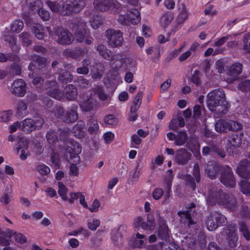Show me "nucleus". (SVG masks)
I'll return each instance as SVG.
<instances>
[{"mask_svg":"<svg viewBox=\"0 0 250 250\" xmlns=\"http://www.w3.org/2000/svg\"><path fill=\"white\" fill-rule=\"evenodd\" d=\"M207 202L210 206L218 204L231 210L235 208L237 203L233 195L227 194L222 189L215 187H212L208 190Z\"/></svg>","mask_w":250,"mask_h":250,"instance_id":"1","label":"nucleus"},{"mask_svg":"<svg viewBox=\"0 0 250 250\" xmlns=\"http://www.w3.org/2000/svg\"><path fill=\"white\" fill-rule=\"evenodd\" d=\"M225 94L222 89H214L208 95L207 104L210 111H215L218 107L217 111L225 114L227 112Z\"/></svg>","mask_w":250,"mask_h":250,"instance_id":"2","label":"nucleus"},{"mask_svg":"<svg viewBox=\"0 0 250 250\" xmlns=\"http://www.w3.org/2000/svg\"><path fill=\"white\" fill-rule=\"evenodd\" d=\"M82 147L79 143L74 141H68L66 149L65 155L71 160L74 159L72 164L70 167L69 174L77 176L79 174L78 169L76 165L80 161L78 154L81 152Z\"/></svg>","mask_w":250,"mask_h":250,"instance_id":"3","label":"nucleus"},{"mask_svg":"<svg viewBox=\"0 0 250 250\" xmlns=\"http://www.w3.org/2000/svg\"><path fill=\"white\" fill-rule=\"evenodd\" d=\"M121 10H118L117 13L120 14L118 19V22L123 25L136 24L140 22L141 20L140 14L139 10L136 8H132L129 11V13L124 14L123 13L126 11V8L122 6Z\"/></svg>","mask_w":250,"mask_h":250,"instance_id":"4","label":"nucleus"},{"mask_svg":"<svg viewBox=\"0 0 250 250\" xmlns=\"http://www.w3.org/2000/svg\"><path fill=\"white\" fill-rule=\"evenodd\" d=\"M75 28L74 34L76 41L78 42H84L87 44H90L93 39L90 36L85 22L80 19L76 23Z\"/></svg>","mask_w":250,"mask_h":250,"instance_id":"5","label":"nucleus"},{"mask_svg":"<svg viewBox=\"0 0 250 250\" xmlns=\"http://www.w3.org/2000/svg\"><path fill=\"white\" fill-rule=\"evenodd\" d=\"M227 222L225 215L218 211H212L208 216L205 220V224L208 229L213 231L219 226H224Z\"/></svg>","mask_w":250,"mask_h":250,"instance_id":"6","label":"nucleus"},{"mask_svg":"<svg viewBox=\"0 0 250 250\" xmlns=\"http://www.w3.org/2000/svg\"><path fill=\"white\" fill-rule=\"evenodd\" d=\"M22 17L26 21V25L31 28L38 39L42 40L47 36V32L49 30L48 27H44L39 23L33 22L29 13H24Z\"/></svg>","mask_w":250,"mask_h":250,"instance_id":"7","label":"nucleus"},{"mask_svg":"<svg viewBox=\"0 0 250 250\" xmlns=\"http://www.w3.org/2000/svg\"><path fill=\"white\" fill-rule=\"evenodd\" d=\"M242 128L241 124L232 120L220 119L215 125V130L219 133H225L229 131H237Z\"/></svg>","mask_w":250,"mask_h":250,"instance_id":"8","label":"nucleus"},{"mask_svg":"<svg viewBox=\"0 0 250 250\" xmlns=\"http://www.w3.org/2000/svg\"><path fill=\"white\" fill-rule=\"evenodd\" d=\"M94 8L101 12H105L111 9L112 12L117 13L118 10L123 8L121 4L114 0H94L93 2Z\"/></svg>","mask_w":250,"mask_h":250,"instance_id":"9","label":"nucleus"},{"mask_svg":"<svg viewBox=\"0 0 250 250\" xmlns=\"http://www.w3.org/2000/svg\"><path fill=\"white\" fill-rule=\"evenodd\" d=\"M109 61L110 67L114 71L119 69L123 71L131 70L132 66L131 59H124L121 54L113 55L112 59Z\"/></svg>","mask_w":250,"mask_h":250,"instance_id":"10","label":"nucleus"},{"mask_svg":"<svg viewBox=\"0 0 250 250\" xmlns=\"http://www.w3.org/2000/svg\"><path fill=\"white\" fill-rule=\"evenodd\" d=\"M219 180L226 187L233 188L236 183V180L232 168L228 165H224L220 173Z\"/></svg>","mask_w":250,"mask_h":250,"instance_id":"11","label":"nucleus"},{"mask_svg":"<svg viewBox=\"0 0 250 250\" xmlns=\"http://www.w3.org/2000/svg\"><path fill=\"white\" fill-rule=\"evenodd\" d=\"M44 123V119L41 116L34 117V119L26 118L22 122L21 129L30 132L41 129Z\"/></svg>","mask_w":250,"mask_h":250,"instance_id":"12","label":"nucleus"},{"mask_svg":"<svg viewBox=\"0 0 250 250\" xmlns=\"http://www.w3.org/2000/svg\"><path fill=\"white\" fill-rule=\"evenodd\" d=\"M195 207L196 206L194 203H190L187 207L188 210L179 211L178 213L181 218V222L185 225H187L189 228L195 223V222L192 219V216L195 211V210L193 209H194Z\"/></svg>","mask_w":250,"mask_h":250,"instance_id":"13","label":"nucleus"},{"mask_svg":"<svg viewBox=\"0 0 250 250\" xmlns=\"http://www.w3.org/2000/svg\"><path fill=\"white\" fill-rule=\"evenodd\" d=\"M106 36L110 46L115 47L121 45L123 38L122 33L120 30H107L106 31Z\"/></svg>","mask_w":250,"mask_h":250,"instance_id":"14","label":"nucleus"},{"mask_svg":"<svg viewBox=\"0 0 250 250\" xmlns=\"http://www.w3.org/2000/svg\"><path fill=\"white\" fill-rule=\"evenodd\" d=\"M85 6L83 0H80L78 3L70 0L66 1L62 7V14L68 15L72 12L78 13L80 12Z\"/></svg>","mask_w":250,"mask_h":250,"instance_id":"15","label":"nucleus"},{"mask_svg":"<svg viewBox=\"0 0 250 250\" xmlns=\"http://www.w3.org/2000/svg\"><path fill=\"white\" fill-rule=\"evenodd\" d=\"M55 34L58 37L57 42L61 44H70L74 39L71 32L62 28H58L55 31Z\"/></svg>","mask_w":250,"mask_h":250,"instance_id":"16","label":"nucleus"},{"mask_svg":"<svg viewBox=\"0 0 250 250\" xmlns=\"http://www.w3.org/2000/svg\"><path fill=\"white\" fill-rule=\"evenodd\" d=\"M224 166L214 161L209 162L205 167V171L210 179H214L220 173Z\"/></svg>","mask_w":250,"mask_h":250,"instance_id":"17","label":"nucleus"},{"mask_svg":"<svg viewBox=\"0 0 250 250\" xmlns=\"http://www.w3.org/2000/svg\"><path fill=\"white\" fill-rule=\"evenodd\" d=\"M26 84L22 79L16 80L13 83L10 91L15 96L20 97H23L26 94Z\"/></svg>","mask_w":250,"mask_h":250,"instance_id":"18","label":"nucleus"},{"mask_svg":"<svg viewBox=\"0 0 250 250\" xmlns=\"http://www.w3.org/2000/svg\"><path fill=\"white\" fill-rule=\"evenodd\" d=\"M127 229L126 225H122L118 228H114L111 230V239L115 246H120L123 243V233Z\"/></svg>","mask_w":250,"mask_h":250,"instance_id":"19","label":"nucleus"},{"mask_svg":"<svg viewBox=\"0 0 250 250\" xmlns=\"http://www.w3.org/2000/svg\"><path fill=\"white\" fill-rule=\"evenodd\" d=\"M46 85L47 93L48 95L58 100H61L64 97L63 92L58 89L56 81H48L46 82Z\"/></svg>","mask_w":250,"mask_h":250,"instance_id":"20","label":"nucleus"},{"mask_svg":"<svg viewBox=\"0 0 250 250\" xmlns=\"http://www.w3.org/2000/svg\"><path fill=\"white\" fill-rule=\"evenodd\" d=\"M225 229V232L228 235V241L230 247H235L237 246L238 237L237 236V227L233 223L229 224Z\"/></svg>","mask_w":250,"mask_h":250,"instance_id":"21","label":"nucleus"},{"mask_svg":"<svg viewBox=\"0 0 250 250\" xmlns=\"http://www.w3.org/2000/svg\"><path fill=\"white\" fill-rule=\"evenodd\" d=\"M250 162L247 159L240 161L236 169V173L241 177L245 179L250 178Z\"/></svg>","mask_w":250,"mask_h":250,"instance_id":"22","label":"nucleus"},{"mask_svg":"<svg viewBox=\"0 0 250 250\" xmlns=\"http://www.w3.org/2000/svg\"><path fill=\"white\" fill-rule=\"evenodd\" d=\"M159 227L158 229V236L162 240H165L166 242L169 238V230L166 224V221L160 218L158 221Z\"/></svg>","mask_w":250,"mask_h":250,"instance_id":"23","label":"nucleus"},{"mask_svg":"<svg viewBox=\"0 0 250 250\" xmlns=\"http://www.w3.org/2000/svg\"><path fill=\"white\" fill-rule=\"evenodd\" d=\"M191 154L185 149H180L175 154V161L179 164L185 165L191 159Z\"/></svg>","mask_w":250,"mask_h":250,"instance_id":"24","label":"nucleus"},{"mask_svg":"<svg viewBox=\"0 0 250 250\" xmlns=\"http://www.w3.org/2000/svg\"><path fill=\"white\" fill-rule=\"evenodd\" d=\"M87 52V50H85L82 48H77L74 49H66L63 51V55L67 58H71L77 59L86 54Z\"/></svg>","mask_w":250,"mask_h":250,"instance_id":"25","label":"nucleus"},{"mask_svg":"<svg viewBox=\"0 0 250 250\" xmlns=\"http://www.w3.org/2000/svg\"><path fill=\"white\" fill-rule=\"evenodd\" d=\"M210 149L211 155H216L218 158L223 159L226 157V153L222 147L216 142L209 141L208 144Z\"/></svg>","mask_w":250,"mask_h":250,"instance_id":"26","label":"nucleus"},{"mask_svg":"<svg viewBox=\"0 0 250 250\" xmlns=\"http://www.w3.org/2000/svg\"><path fill=\"white\" fill-rule=\"evenodd\" d=\"M78 107L76 105H73L70 109H68L66 112L63 117V120L66 123L74 122L78 119L77 114Z\"/></svg>","mask_w":250,"mask_h":250,"instance_id":"27","label":"nucleus"},{"mask_svg":"<svg viewBox=\"0 0 250 250\" xmlns=\"http://www.w3.org/2000/svg\"><path fill=\"white\" fill-rule=\"evenodd\" d=\"M93 67L94 69L91 70L92 78L94 80L101 79L104 73V66L100 62H94Z\"/></svg>","mask_w":250,"mask_h":250,"instance_id":"28","label":"nucleus"},{"mask_svg":"<svg viewBox=\"0 0 250 250\" xmlns=\"http://www.w3.org/2000/svg\"><path fill=\"white\" fill-rule=\"evenodd\" d=\"M84 126L85 123L82 120L79 121L77 124L73 126V132L76 137L81 138L84 136L85 134Z\"/></svg>","mask_w":250,"mask_h":250,"instance_id":"29","label":"nucleus"},{"mask_svg":"<svg viewBox=\"0 0 250 250\" xmlns=\"http://www.w3.org/2000/svg\"><path fill=\"white\" fill-rule=\"evenodd\" d=\"M87 131L90 134H96L99 130V125L97 120L94 118H90L87 123Z\"/></svg>","mask_w":250,"mask_h":250,"instance_id":"30","label":"nucleus"},{"mask_svg":"<svg viewBox=\"0 0 250 250\" xmlns=\"http://www.w3.org/2000/svg\"><path fill=\"white\" fill-rule=\"evenodd\" d=\"M187 147L193 153L200 155V144L196 139L191 138L186 144Z\"/></svg>","mask_w":250,"mask_h":250,"instance_id":"31","label":"nucleus"},{"mask_svg":"<svg viewBox=\"0 0 250 250\" xmlns=\"http://www.w3.org/2000/svg\"><path fill=\"white\" fill-rule=\"evenodd\" d=\"M97 50L100 55L104 59L109 61L112 59L113 56L112 52L107 49L104 45H99L97 47Z\"/></svg>","mask_w":250,"mask_h":250,"instance_id":"32","label":"nucleus"},{"mask_svg":"<svg viewBox=\"0 0 250 250\" xmlns=\"http://www.w3.org/2000/svg\"><path fill=\"white\" fill-rule=\"evenodd\" d=\"M65 97L68 100H74L78 94L77 89L72 84L67 85L65 88Z\"/></svg>","mask_w":250,"mask_h":250,"instance_id":"33","label":"nucleus"},{"mask_svg":"<svg viewBox=\"0 0 250 250\" xmlns=\"http://www.w3.org/2000/svg\"><path fill=\"white\" fill-rule=\"evenodd\" d=\"M180 14L177 17V22L178 25L182 24L186 19L188 17V14L186 10V6L184 3H182L179 6Z\"/></svg>","mask_w":250,"mask_h":250,"instance_id":"34","label":"nucleus"},{"mask_svg":"<svg viewBox=\"0 0 250 250\" xmlns=\"http://www.w3.org/2000/svg\"><path fill=\"white\" fill-rule=\"evenodd\" d=\"M27 105L26 103L22 100L18 102L16 106V115L18 117H21L26 115V111Z\"/></svg>","mask_w":250,"mask_h":250,"instance_id":"35","label":"nucleus"},{"mask_svg":"<svg viewBox=\"0 0 250 250\" xmlns=\"http://www.w3.org/2000/svg\"><path fill=\"white\" fill-rule=\"evenodd\" d=\"M6 233L9 238L15 235V241L19 243L23 244L26 242V237L21 233H17L14 230L9 229L6 230Z\"/></svg>","mask_w":250,"mask_h":250,"instance_id":"36","label":"nucleus"},{"mask_svg":"<svg viewBox=\"0 0 250 250\" xmlns=\"http://www.w3.org/2000/svg\"><path fill=\"white\" fill-rule=\"evenodd\" d=\"M227 141L231 146L237 147L241 145L242 139L240 135L236 133H233L229 136Z\"/></svg>","mask_w":250,"mask_h":250,"instance_id":"37","label":"nucleus"},{"mask_svg":"<svg viewBox=\"0 0 250 250\" xmlns=\"http://www.w3.org/2000/svg\"><path fill=\"white\" fill-rule=\"evenodd\" d=\"M173 18V14L170 12L164 13L160 20L161 25L164 27H167L171 22Z\"/></svg>","mask_w":250,"mask_h":250,"instance_id":"38","label":"nucleus"},{"mask_svg":"<svg viewBox=\"0 0 250 250\" xmlns=\"http://www.w3.org/2000/svg\"><path fill=\"white\" fill-rule=\"evenodd\" d=\"M42 5V2L40 0H25V5L31 11L38 10Z\"/></svg>","mask_w":250,"mask_h":250,"instance_id":"39","label":"nucleus"},{"mask_svg":"<svg viewBox=\"0 0 250 250\" xmlns=\"http://www.w3.org/2000/svg\"><path fill=\"white\" fill-rule=\"evenodd\" d=\"M188 140V135L186 131H180L177 132L174 144L176 146L184 145Z\"/></svg>","mask_w":250,"mask_h":250,"instance_id":"40","label":"nucleus"},{"mask_svg":"<svg viewBox=\"0 0 250 250\" xmlns=\"http://www.w3.org/2000/svg\"><path fill=\"white\" fill-rule=\"evenodd\" d=\"M242 65L239 62H235L231 65L229 68V74L236 77L242 72Z\"/></svg>","mask_w":250,"mask_h":250,"instance_id":"41","label":"nucleus"},{"mask_svg":"<svg viewBox=\"0 0 250 250\" xmlns=\"http://www.w3.org/2000/svg\"><path fill=\"white\" fill-rule=\"evenodd\" d=\"M13 116V111L11 109L3 110L0 112V122L8 123L10 122Z\"/></svg>","mask_w":250,"mask_h":250,"instance_id":"42","label":"nucleus"},{"mask_svg":"<svg viewBox=\"0 0 250 250\" xmlns=\"http://www.w3.org/2000/svg\"><path fill=\"white\" fill-rule=\"evenodd\" d=\"M155 226V223L151 214H148L147 222L142 223V229L147 230H153Z\"/></svg>","mask_w":250,"mask_h":250,"instance_id":"43","label":"nucleus"},{"mask_svg":"<svg viewBox=\"0 0 250 250\" xmlns=\"http://www.w3.org/2000/svg\"><path fill=\"white\" fill-rule=\"evenodd\" d=\"M5 40L6 41L8 42L9 46L11 48L12 51L16 52H18L20 49V46L16 43V40L15 37L12 36H5Z\"/></svg>","mask_w":250,"mask_h":250,"instance_id":"44","label":"nucleus"},{"mask_svg":"<svg viewBox=\"0 0 250 250\" xmlns=\"http://www.w3.org/2000/svg\"><path fill=\"white\" fill-rule=\"evenodd\" d=\"M129 245L133 248H140L141 245V234L139 232H135L129 241Z\"/></svg>","mask_w":250,"mask_h":250,"instance_id":"45","label":"nucleus"},{"mask_svg":"<svg viewBox=\"0 0 250 250\" xmlns=\"http://www.w3.org/2000/svg\"><path fill=\"white\" fill-rule=\"evenodd\" d=\"M58 79L61 83H66L72 81L73 76L70 72L65 71L59 76Z\"/></svg>","mask_w":250,"mask_h":250,"instance_id":"46","label":"nucleus"},{"mask_svg":"<svg viewBox=\"0 0 250 250\" xmlns=\"http://www.w3.org/2000/svg\"><path fill=\"white\" fill-rule=\"evenodd\" d=\"M80 105L83 110L84 111H89L93 109L94 104L92 99L89 98L82 102L80 104Z\"/></svg>","mask_w":250,"mask_h":250,"instance_id":"47","label":"nucleus"},{"mask_svg":"<svg viewBox=\"0 0 250 250\" xmlns=\"http://www.w3.org/2000/svg\"><path fill=\"white\" fill-rule=\"evenodd\" d=\"M58 193L59 195L61 197L62 199L64 201H66L68 200V197L67 196V193L68 191V189L61 182L58 183Z\"/></svg>","mask_w":250,"mask_h":250,"instance_id":"48","label":"nucleus"},{"mask_svg":"<svg viewBox=\"0 0 250 250\" xmlns=\"http://www.w3.org/2000/svg\"><path fill=\"white\" fill-rule=\"evenodd\" d=\"M137 134H133L131 136V141L130 143V146L131 147L138 148L139 145L141 144V129L137 130Z\"/></svg>","mask_w":250,"mask_h":250,"instance_id":"49","label":"nucleus"},{"mask_svg":"<svg viewBox=\"0 0 250 250\" xmlns=\"http://www.w3.org/2000/svg\"><path fill=\"white\" fill-rule=\"evenodd\" d=\"M36 170L42 175H47L50 172V168L42 163H38L36 165Z\"/></svg>","mask_w":250,"mask_h":250,"instance_id":"50","label":"nucleus"},{"mask_svg":"<svg viewBox=\"0 0 250 250\" xmlns=\"http://www.w3.org/2000/svg\"><path fill=\"white\" fill-rule=\"evenodd\" d=\"M24 24L21 21L15 20L11 25V30L13 32L18 33L23 29Z\"/></svg>","mask_w":250,"mask_h":250,"instance_id":"51","label":"nucleus"},{"mask_svg":"<svg viewBox=\"0 0 250 250\" xmlns=\"http://www.w3.org/2000/svg\"><path fill=\"white\" fill-rule=\"evenodd\" d=\"M238 89L243 92L250 91V80H245L240 82L237 86Z\"/></svg>","mask_w":250,"mask_h":250,"instance_id":"52","label":"nucleus"},{"mask_svg":"<svg viewBox=\"0 0 250 250\" xmlns=\"http://www.w3.org/2000/svg\"><path fill=\"white\" fill-rule=\"evenodd\" d=\"M47 141L49 144L53 145L58 141L57 133L52 130H50L46 135Z\"/></svg>","mask_w":250,"mask_h":250,"instance_id":"53","label":"nucleus"},{"mask_svg":"<svg viewBox=\"0 0 250 250\" xmlns=\"http://www.w3.org/2000/svg\"><path fill=\"white\" fill-rule=\"evenodd\" d=\"M93 91L96 93L99 98L103 101H107L108 99V96L104 93V90L101 87L99 86H96L94 89Z\"/></svg>","mask_w":250,"mask_h":250,"instance_id":"54","label":"nucleus"},{"mask_svg":"<svg viewBox=\"0 0 250 250\" xmlns=\"http://www.w3.org/2000/svg\"><path fill=\"white\" fill-rule=\"evenodd\" d=\"M241 191L245 194H250V183L246 180H242L239 183Z\"/></svg>","mask_w":250,"mask_h":250,"instance_id":"55","label":"nucleus"},{"mask_svg":"<svg viewBox=\"0 0 250 250\" xmlns=\"http://www.w3.org/2000/svg\"><path fill=\"white\" fill-rule=\"evenodd\" d=\"M28 77L32 79V83L36 87H40L43 83V79L39 76H35L34 73L30 72Z\"/></svg>","mask_w":250,"mask_h":250,"instance_id":"56","label":"nucleus"},{"mask_svg":"<svg viewBox=\"0 0 250 250\" xmlns=\"http://www.w3.org/2000/svg\"><path fill=\"white\" fill-rule=\"evenodd\" d=\"M239 225L240 226V231L242 233L247 240H249L250 239V233L246 224L244 222H241Z\"/></svg>","mask_w":250,"mask_h":250,"instance_id":"57","label":"nucleus"},{"mask_svg":"<svg viewBox=\"0 0 250 250\" xmlns=\"http://www.w3.org/2000/svg\"><path fill=\"white\" fill-rule=\"evenodd\" d=\"M185 180L186 185L191 188L192 190H195L196 188L195 179L191 175L187 174L185 176Z\"/></svg>","mask_w":250,"mask_h":250,"instance_id":"58","label":"nucleus"},{"mask_svg":"<svg viewBox=\"0 0 250 250\" xmlns=\"http://www.w3.org/2000/svg\"><path fill=\"white\" fill-rule=\"evenodd\" d=\"M22 43L25 46H28L31 43V40L30 39V35L28 32H24L20 35Z\"/></svg>","mask_w":250,"mask_h":250,"instance_id":"59","label":"nucleus"},{"mask_svg":"<svg viewBox=\"0 0 250 250\" xmlns=\"http://www.w3.org/2000/svg\"><path fill=\"white\" fill-rule=\"evenodd\" d=\"M104 121L105 123L111 125H115L118 123L117 119L113 114H110L105 116Z\"/></svg>","mask_w":250,"mask_h":250,"instance_id":"60","label":"nucleus"},{"mask_svg":"<svg viewBox=\"0 0 250 250\" xmlns=\"http://www.w3.org/2000/svg\"><path fill=\"white\" fill-rule=\"evenodd\" d=\"M200 72L198 70H195L192 74L191 80L198 87L201 84L200 78Z\"/></svg>","mask_w":250,"mask_h":250,"instance_id":"61","label":"nucleus"},{"mask_svg":"<svg viewBox=\"0 0 250 250\" xmlns=\"http://www.w3.org/2000/svg\"><path fill=\"white\" fill-rule=\"evenodd\" d=\"M192 174L194 177L197 183H199L201 179V174L199 166L198 163L194 164L192 170Z\"/></svg>","mask_w":250,"mask_h":250,"instance_id":"62","label":"nucleus"},{"mask_svg":"<svg viewBox=\"0 0 250 250\" xmlns=\"http://www.w3.org/2000/svg\"><path fill=\"white\" fill-rule=\"evenodd\" d=\"M46 4L52 11L57 12L59 11L61 5L56 1H47Z\"/></svg>","mask_w":250,"mask_h":250,"instance_id":"63","label":"nucleus"},{"mask_svg":"<svg viewBox=\"0 0 250 250\" xmlns=\"http://www.w3.org/2000/svg\"><path fill=\"white\" fill-rule=\"evenodd\" d=\"M77 83L78 86L82 88L87 87L89 84V80L82 76H80L78 78Z\"/></svg>","mask_w":250,"mask_h":250,"instance_id":"64","label":"nucleus"}]
</instances>
